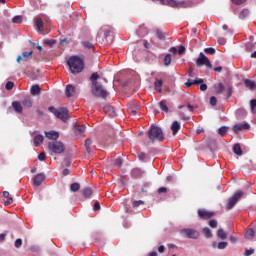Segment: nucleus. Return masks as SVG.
Masks as SVG:
<instances>
[{"instance_id": "14", "label": "nucleus", "mask_w": 256, "mask_h": 256, "mask_svg": "<svg viewBox=\"0 0 256 256\" xmlns=\"http://www.w3.org/2000/svg\"><path fill=\"white\" fill-rule=\"evenodd\" d=\"M103 111L110 117H117V112L115 111V108L109 104L103 107Z\"/></svg>"}, {"instance_id": "35", "label": "nucleus", "mask_w": 256, "mask_h": 256, "mask_svg": "<svg viewBox=\"0 0 256 256\" xmlns=\"http://www.w3.org/2000/svg\"><path fill=\"white\" fill-rule=\"evenodd\" d=\"M217 235L219 239H227V233H225V230H223L222 228L218 229Z\"/></svg>"}, {"instance_id": "56", "label": "nucleus", "mask_w": 256, "mask_h": 256, "mask_svg": "<svg viewBox=\"0 0 256 256\" xmlns=\"http://www.w3.org/2000/svg\"><path fill=\"white\" fill-rule=\"evenodd\" d=\"M204 51L209 55H215V48H205Z\"/></svg>"}, {"instance_id": "1", "label": "nucleus", "mask_w": 256, "mask_h": 256, "mask_svg": "<svg viewBox=\"0 0 256 256\" xmlns=\"http://www.w3.org/2000/svg\"><path fill=\"white\" fill-rule=\"evenodd\" d=\"M97 79H99V74L97 72L92 73L90 77V81L92 82L91 93L94 97L107 99V90L103 88V85Z\"/></svg>"}, {"instance_id": "2", "label": "nucleus", "mask_w": 256, "mask_h": 256, "mask_svg": "<svg viewBox=\"0 0 256 256\" xmlns=\"http://www.w3.org/2000/svg\"><path fill=\"white\" fill-rule=\"evenodd\" d=\"M67 65L73 73V75L77 73H81L83 71L85 64L83 63V59L79 58L78 56L70 57L68 59Z\"/></svg>"}, {"instance_id": "32", "label": "nucleus", "mask_w": 256, "mask_h": 256, "mask_svg": "<svg viewBox=\"0 0 256 256\" xmlns=\"http://www.w3.org/2000/svg\"><path fill=\"white\" fill-rule=\"evenodd\" d=\"M202 233L205 235L206 239H211V237H213V233L209 228H203Z\"/></svg>"}, {"instance_id": "45", "label": "nucleus", "mask_w": 256, "mask_h": 256, "mask_svg": "<svg viewBox=\"0 0 256 256\" xmlns=\"http://www.w3.org/2000/svg\"><path fill=\"white\" fill-rule=\"evenodd\" d=\"M227 245H229V243L219 242L218 245H217V249H220V250L227 249Z\"/></svg>"}, {"instance_id": "16", "label": "nucleus", "mask_w": 256, "mask_h": 256, "mask_svg": "<svg viewBox=\"0 0 256 256\" xmlns=\"http://www.w3.org/2000/svg\"><path fill=\"white\" fill-rule=\"evenodd\" d=\"M251 125L249 123L244 124H236L233 126L234 133H239V131H245V129H249Z\"/></svg>"}, {"instance_id": "5", "label": "nucleus", "mask_w": 256, "mask_h": 256, "mask_svg": "<svg viewBox=\"0 0 256 256\" xmlns=\"http://www.w3.org/2000/svg\"><path fill=\"white\" fill-rule=\"evenodd\" d=\"M48 149L52 151V153H56V155H61V153H65V144L61 141H51L48 143Z\"/></svg>"}, {"instance_id": "49", "label": "nucleus", "mask_w": 256, "mask_h": 256, "mask_svg": "<svg viewBox=\"0 0 256 256\" xmlns=\"http://www.w3.org/2000/svg\"><path fill=\"white\" fill-rule=\"evenodd\" d=\"M253 253H255V249L251 248V249H246L244 251V256H251L253 255Z\"/></svg>"}, {"instance_id": "24", "label": "nucleus", "mask_w": 256, "mask_h": 256, "mask_svg": "<svg viewBox=\"0 0 256 256\" xmlns=\"http://www.w3.org/2000/svg\"><path fill=\"white\" fill-rule=\"evenodd\" d=\"M245 238L249 241H253V239H255V230H253V228L248 229L245 233Z\"/></svg>"}, {"instance_id": "11", "label": "nucleus", "mask_w": 256, "mask_h": 256, "mask_svg": "<svg viewBox=\"0 0 256 256\" xmlns=\"http://www.w3.org/2000/svg\"><path fill=\"white\" fill-rule=\"evenodd\" d=\"M198 217H200V219H211V217H215V212H211L209 210H205V209H199L198 210Z\"/></svg>"}, {"instance_id": "13", "label": "nucleus", "mask_w": 256, "mask_h": 256, "mask_svg": "<svg viewBox=\"0 0 256 256\" xmlns=\"http://www.w3.org/2000/svg\"><path fill=\"white\" fill-rule=\"evenodd\" d=\"M45 138L50 141H57V139H59V132L55 130L45 131Z\"/></svg>"}, {"instance_id": "27", "label": "nucleus", "mask_w": 256, "mask_h": 256, "mask_svg": "<svg viewBox=\"0 0 256 256\" xmlns=\"http://www.w3.org/2000/svg\"><path fill=\"white\" fill-rule=\"evenodd\" d=\"M30 92H31V95H40L41 94V87H39V85H37V84L33 85L31 87Z\"/></svg>"}, {"instance_id": "19", "label": "nucleus", "mask_w": 256, "mask_h": 256, "mask_svg": "<svg viewBox=\"0 0 256 256\" xmlns=\"http://www.w3.org/2000/svg\"><path fill=\"white\" fill-rule=\"evenodd\" d=\"M180 129H181V124H179V121L175 120L171 125L172 134L177 135Z\"/></svg>"}, {"instance_id": "62", "label": "nucleus", "mask_w": 256, "mask_h": 256, "mask_svg": "<svg viewBox=\"0 0 256 256\" xmlns=\"http://www.w3.org/2000/svg\"><path fill=\"white\" fill-rule=\"evenodd\" d=\"M64 165H65V167H69V165H71V159L65 158L64 159Z\"/></svg>"}, {"instance_id": "38", "label": "nucleus", "mask_w": 256, "mask_h": 256, "mask_svg": "<svg viewBox=\"0 0 256 256\" xmlns=\"http://www.w3.org/2000/svg\"><path fill=\"white\" fill-rule=\"evenodd\" d=\"M159 107L161 111H164L165 113H169V107H167V104L163 101L159 102Z\"/></svg>"}, {"instance_id": "15", "label": "nucleus", "mask_w": 256, "mask_h": 256, "mask_svg": "<svg viewBox=\"0 0 256 256\" xmlns=\"http://www.w3.org/2000/svg\"><path fill=\"white\" fill-rule=\"evenodd\" d=\"M66 97H73L75 96V93H77V88L75 86L68 84L65 88Z\"/></svg>"}, {"instance_id": "52", "label": "nucleus", "mask_w": 256, "mask_h": 256, "mask_svg": "<svg viewBox=\"0 0 256 256\" xmlns=\"http://www.w3.org/2000/svg\"><path fill=\"white\" fill-rule=\"evenodd\" d=\"M13 87H15V84H14L13 82L8 81V82L6 83V89H7V91H11V89H13Z\"/></svg>"}, {"instance_id": "39", "label": "nucleus", "mask_w": 256, "mask_h": 256, "mask_svg": "<svg viewBox=\"0 0 256 256\" xmlns=\"http://www.w3.org/2000/svg\"><path fill=\"white\" fill-rule=\"evenodd\" d=\"M227 131H229V127L222 126L219 128L218 133H219V135L223 136V135H227Z\"/></svg>"}, {"instance_id": "28", "label": "nucleus", "mask_w": 256, "mask_h": 256, "mask_svg": "<svg viewBox=\"0 0 256 256\" xmlns=\"http://www.w3.org/2000/svg\"><path fill=\"white\" fill-rule=\"evenodd\" d=\"M22 105L26 107V109H31V107H33V101H31V98H25L22 101Z\"/></svg>"}, {"instance_id": "54", "label": "nucleus", "mask_w": 256, "mask_h": 256, "mask_svg": "<svg viewBox=\"0 0 256 256\" xmlns=\"http://www.w3.org/2000/svg\"><path fill=\"white\" fill-rule=\"evenodd\" d=\"M31 55H33V51L22 53V57L25 59V61H27V57H31Z\"/></svg>"}, {"instance_id": "3", "label": "nucleus", "mask_w": 256, "mask_h": 256, "mask_svg": "<svg viewBox=\"0 0 256 256\" xmlns=\"http://www.w3.org/2000/svg\"><path fill=\"white\" fill-rule=\"evenodd\" d=\"M148 139H150L151 143H155V141H163V139H165L163 129L159 126L152 125L148 131Z\"/></svg>"}, {"instance_id": "31", "label": "nucleus", "mask_w": 256, "mask_h": 256, "mask_svg": "<svg viewBox=\"0 0 256 256\" xmlns=\"http://www.w3.org/2000/svg\"><path fill=\"white\" fill-rule=\"evenodd\" d=\"M83 195H84L85 199H89V197H91V195H93V190L91 188H84Z\"/></svg>"}, {"instance_id": "42", "label": "nucleus", "mask_w": 256, "mask_h": 256, "mask_svg": "<svg viewBox=\"0 0 256 256\" xmlns=\"http://www.w3.org/2000/svg\"><path fill=\"white\" fill-rule=\"evenodd\" d=\"M250 107H251V112L253 114H255L256 113V99H253L250 101Z\"/></svg>"}, {"instance_id": "7", "label": "nucleus", "mask_w": 256, "mask_h": 256, "mask_svg": "<svg viewBox=\"0 0 256 256\" xmlns=\"http://www.w3.org/2000/svg\"><path fill=\"white\" fill-rule=\"evenodd\" d=\"M203 65H205V67H208V69H213V64H211L209 58H207V56H205V54L201 52L196 59V66L203 67Z\"/></svg>"}, {"instance_id": "64", "label": "nucleus", "mask_w": 256, "mask_h": 256, "mask_svg": "<svg viewBox=\"0 0 256 256\" xmlns=\"http://www.w3.org/2000/svg\"><path fill=\"white\" fill-rule=\"evenodd\" d=\"M101 209V204H99V202H96L94 204V211H99Z\"/></svg>"}, {"instance_id": "17", "label": "nucleus", "mask_w": 256, "mask_h": 256, "mask_svg": "<svg viewBox=\"0 0 256 256\" xmlns=\"http://www.w3.org/2000/svg\"><path fill=\"white\" fill-rule=\"evenodd\" d=\"M43 181H45V174H37L34 178V185H36V187H39L43 183Z\"/></svg>"}, {"instance_id": "12", "label": "nucleus", "mask_w": 256, "mask_h": 256, "mask_svg": "<svg viewBox=\"0 0 256 256\" xmlns=\"http://www.w3.org/2000/svg\"><path fill=\"white\" fill-rule=\"evenodd\" d=\"M141 106L137 104V102L132 101L128 104V111L131 113V115H137L138 111H140Z\"/></svg>"}, {"instance_id": "6", "label": "nucleus", "mask_w": 256, "mask_h": 256, "mask_svg": "<svg viewBox=\"0 0 256 256\" xmlns=\"http://www.w3.org/2000/svg\"><path fill=\"white\" fill-rule=\"evenodd\" d=\"M243 195H244L243 191L241 190L236 191L234 195L228 199L226 209L228 211H231V209H233V207L237 205V202L239 201V199H241V197H243Z\"/></svg>"}, {"instance_id": "60", "label": "nucleus", "mask_w": 256, "mask_h": 256, "mask_svg": "<svg viewBox=\"0 0 256 256\" xmlns=\"http://www.w3.org/2000/svg\"><path fill=\"white\" fill-rule=\"evenodd\" d=\"M11 203H13V197H9L7 199V201L4 202V205L7 206V205H11Z\"/></svg>"}, {"instance_id": "36", "label": "nucleus", "mask_w": 256, "mask_h": 256, "mask_svg": "<svg viewBox=\"0 0 256 256\" xmlns=\"http://www.w3.org/2000/svg\"><path fill=\"white\" fill-rule=\"evenodd\" d=\"M114 166L118 167V169H121L123 167V159L121 157H118L114 160Z\"/></svg>"}, {"instance_id": "20", "label": "nucleus", "mask_w": 256, "mask_h": 256, "mask_svg": "<svg viewBox=\"0 0 256 256\" xmlns=\"http://www.w3.org/2000/svg\"><path fill=\"white\" fill-rule=\"evenodd\" d=\"M43 135L41 134H37L36 136H34V147H39L41 145H43Z\"/></svg>"}, {"instance_id": "55", "label": "nucleus", "mask_w": 256, "mask_h": 256, "mask_svg": "<svg viewBox=\"0 0 256 256\" xmlns=\"http://www.w3.org/2000/svg\"><path fill=\"white\" fill-rule=\"evenodd\" d=\"M210 105H211L212 107H215V105H217V97L212 96V97L210 98Z\"/></svg>"}, {"instance_id": "29", "label": "nucleus", "mask_w": 256, "mask_h": 256, "mask_svg": "<svg viewBox=\"0 0 256 256\" xmlns=\"http://www.w3.org/2000/svg\"><path fill=\"white\" fill-rule=\"evenodd\" d=\"M143 170L139 169V168H134L132 170V175L133 177H143Z\"/></svg>"}, {"instance_id": "48", "label": "nucleus", "mask_w": 256, "mask_h": 256, "mask_svg": "<svg viewBox=\"0 0 256 256\" xmlns=\"http://www.w3.org/2000/svg\"><path fill=\"white\" fill-rule=\"evenodd\" d=\"M147 33H149V32L145 29V27H140V29H139L140 37H145V35H147Z\"/></svg>"}, {"instance_id": "30", "label": "nucleus", "mask_w": 256, "mask_h": 256, "mask_svg": "<svg viewBox=\"0 0 256 256\" xmlns=\"http://www.w3.org/2000/svg\"><path fill=\"white\" fill-rule=\"evenodd\" d=\"M233 152H234L236 155H239V156L243 155V150H241V145L235 144V145L233 146Z\"/></svg>"}, {"instance_id": "34", "label": "nucleus", "mask_w": 256, "mask_h": 256, "mask_svg": "<svg viewBox=\"0 0 256 256\" xmlns=\"http://www.w3.org/2000/svg\"><path fill=\"white\" fill-rule=\"evenodd\" d=\"M36 27L38 33H41V29H43V20L41 18L36 19Z\"/></svg>"}, {"instance_id": "51", "label": "nucleus", "mask_w": 256, "mask_h": 256, "mask_svg": "<svg viewBox=\"0 0 256 256\" xmlns=\"http://www.w3.org/2000/svg\"><path fill=\"white\" fill-rule=\"evenodd\" d=\"M82 45L85 49H93V44L91 42H82Z\"/></svg>"}, {"instance_id": "23", "label": "nucleus", "mask_w": 256, "mask_h": 256, "mask_svg": "<svg viewBox=\"0 0 256 256\" xmlns=\"http://www.w3.org/2000/svg\"><path fill=\"white\" fill-rule=\"evenodd\" d=\"M74 131L77 135H85V126L75 124L74 125Z\"/></svg>"}, {"instance_id": "50", "label": "nucleus", "mask_w": 256, "mask_h": 256, "mask_svg": "<svg viewBox=\"0 0 256 256\" xmlns=\"http://www.w3.org/2000/svg\"><path fill=\"white\" fill-rule=\"evenodd\" d=\"M217 220H210L209 221V226L212 228V229H217Z\"/></svg>"}, {"instance_id": "40", "label": "nucleus", "mask_w": 256, "mask_h": 256, "mask_svg": "<svg viewBox=\"0 0 256 256\" xmlns=\"http://www.w3.org/2000/svg\"><path fill=\"white\" fill-rule=\"evenodd\" d=\"M164 65L166 67H169V65H171V54H167L165 57H164Z\"/></svg>"}, {"instance_id": "46", "label": "nucleus", "mask_w": 256, "mask_h": 256, "mask_svg": "<svg viewBox=\"0 0 256 256\" xmlns=\"http://www.w3.org/2000/svg\"><path fill=\"white\" fill-rule=\"evenodd\" d=\"M140 205H145V202H143V200H135V201H133V203H132V206H133L134 208L140 207Z\"/></svg>"}, {"instance_id": "43", "label": "nucleus", "mask_w": 256, "mask_h": 256, "mask_svg": "<svg viewBox=\"0 0 256 256\" xmlns=\"http://www.w3.org/2000/svg\"><path fill=\"white\" fill-rule=\"evenodd\" d=\"M240 19H245V17H249V11L247 9H244L239 14Z\"/></svg>"}, {"instance_id": "4", "label": "nucleus", "mask_w": 256, "mask_h": 256, "mask_svg": "<svg viewBox=\"0 0 256 256\" xmlns=\"http://www.w3.org/2000/svg\"><path fill=\"white\" fill-rule=\"evenodd\" d=\"M48 110L50 111V113H53V115H55L57 119H61V121L67 123V120L69 119V110H67L66 108L57 109L53 106H50Z\"/></svg>"}, {"instance_id": "21", "label": "nucleus", "mask_w": 256, "mask_h": 256, "mask_svg": "<svg viewBox=\"0 0 256 256\" xmlns=\"http://www.w3.org/2000/svg\"><path fill=\"white\" fill-rule=\"evenodd\" d=\"M213 88L216 91L217 95H222V93L225 91V86L221 82L218 84H214Z\"/></svg>"}, {"instance_id": "59", "label": "nucleus", "mask_w": 256, "mask_h": 256, "mask_svg": "<svg viewBox=\"0 0 256 256\" xmlns=\"http://www.w3.org/2000/svg\"><path fill=\"white\" fill-rule=\"evenodd\" d=\"M226 94H227V97H231V95L233 94V88L231 86H229L226 89Z\"/></svg>"}, {"instance_id": "44", "label": "nucleus", "mask_w": 256, "mask_h": 256, "mask_svg": "<svg viewBox=\"0 0 256 256\" xmlns=\"http://www.w3.org/2000/svg\"><path fill=\"white\" fill-rule=\"evenodd\" d=\"M12 23H16V24L23 23V16L21 15L15 16L12 20Z\"/></svg>"}, {"instance_id": "61", "label": "nucleus", "mask_w": 256, "mask_h": 256, "mask_svg": "<svg viewBox=\"0 0 256 256\" xmlns=\"http://www.w3.org/2000/svg\"><path fill=\"white\" fill-rule=\"evenodd\" d=\"M178 53L179 55H183L185 53V46H179Z\"/></svg>"}, {"instance_id": "18", "label": "nucleus", "mask_w": 256, "mask_h": 256, "mask_svg": "<svg viewBox=\"0 0 256 256\" xmlns=\"http://www.w3.org/2000/svg\"><path fill=\"white\" fill-rule=\"evenodd\" d=\"M84 146H85L86 152L89 155H91V153H93V149L91 148L93 147V140L91 138H88L87 140H85Z\"/></svg>"}, {"instance_id": "9", "label": "nucleus", "mask_w": 256, "mask_h": 256, "mask_svg": "<svg viewBox=\"0 0 256 256\" xmlns=\"http://www.w3.org/2000/svg\"><path fill=\"white\" fill-rule=\"evenodd\" d=\"M180 233L181 235H184V237H187V239H199V237H201L199 231L193 228H184L180 230Z\"/></svg>"}, {"instance_id": "47", "label": "nucleus", "mask_w": 256, "mask_h": 256, "mask_svg": "<svg viewBox=\"0 0 256 256\" xmlns=\"http://www.w3.org/2000/svg\"><path fill=\"white\" fill-rule=\"evenodd\" d=\"M201 83H205L203 78H196L195 80H192V85H201Z\"/></svg>"}, {"instance_id": "22", "label": "nucleus", "mask_w": 256, "mask_h": 256, "mask_svg": "<svg viewBox=\"0 0 256 256\" xmlns=\"http://www.w3.org/2000/svg\"><path fill=\"white\" fill-rule=\"evenodd\" d=\"M243 82H244V84L246 85V87H247L248 89H250V91H253V90L256 89V83H255V81L249 80V79H244Z\"/></svg>"}, {"instance_id": "8", "label": "nucleus", "mask_w": 256, "mask_h": 256, "mask_svg": "<svg viewBox=\"0 0 256 256\" xmlns=\"http://www.w3.org/2000/svg\"><path fill=\"white\" fill-rule=\"evenodd\" d=\"M167 5L169 7H181L182 9H187L189 7H193V2L191 0H184V1H175V0H167Z\"/></svg>"}, {"instance_id": "41", "label": "nucleus", "mask_w": 256, "mask_h": 256, "mask_svg": "<svg viewBox=\"0 0 256 256\" xmlns=\"http://www.w3.org/2000/svg\"><path fill=\"white\" fill-rule=\"evenodd\" d=\"M43 43H44V45H48L49 47H53V45H55L57 43V41L53 40V39H51V40L45 39L43 41Z\"/></svg>"}, {"instance_id": "25", "label": "nucleus", "mask_w": 256, "mask_h": 256, "mask_svg": "<svg viewBox=\"0 0 256 256\" xmlns=\"http://www.w3.org/2000/svg\"><path fill=\"white\" fill-rule=\"evenodd\" d=\"M12 107L16 113H23V106H21L20 102L14 101Z\"/></svg>"}, {"instance_id": "10", "label": "nucleus", "mask_w": 256, "mask_h": 256, "mask_svg": "<svg viewBox=\"0 0 256 256\" xmlns=\"http://www.w3.org/2000/svg\"><path fill=\"white\" fill-rule=\"evenodd\" d=\"M103 31H104V39L106 43H108V45H111L114 39L113 30L109 26H105L103 27Z\"/></svg>"}, {"instance_id": "37", "label": "nucleus", "mask_w": 256, "mask_h": 256, "mask_svg": "<svg viewBox=\"0 0 256 256\" xmlns=\"http://www.w3.org/2000/svg\"><path fill=\"white\" fill-rule=\"evenodd\" d=\"M156 35L160 41H165V33L162 30L157 29Z\"/></svg>"}, {"instance_id": "33", "label": "nucleus", "mask_w": 256, "mask_h": 256, "mask_svg": "<svg viewBox=\"0 0 256 256\" xmlns=\"http://www.w3.org/2000/svg\"><path fill=\"white\" fill-rule=\"evenodd\" d=\"M79 189H81V184L79 183H73L70 185V191H72L73 193H77Z\"/></svg>"}, {"instance_id": "58", "label": "nucleus", "mask_w": 256, "mask_h": 256, "mask_svg": "<svg viewBox=\"0 0 256 256\" xmlns=\"http://www.w3.org/2000/svg\"><path fill=\"white\" fill-rule=\"evenodd\" d=\"M193 85V79L189 78L187 82L184 84L186 89H189Z\"/></svg>"}, {"instance_id": "57", "label": "nucleus", "mask_w": 256, "mask_h": 256, "mask_svg": "<svg viewBox=\"0 0 256 256\" xmlns=\"http://www.w3.org/2000/svg\"><path fill=\"white\" fill-rule=\"evenodd\" d=\"M38 159H39V161H45V159H47V155L45 154V152H41L38 155Z\"/></svg>"}, {"instance_id": "63", "label": "nucleus", "mask_w": 256, "mask_h": 256, "mask_svg": "<svg viewBox=\"0 0 256 256\" xmlns=\"http://www.w3.org/2000/svg\"><path fill=\"white\" fill-rule=\"evenodd\" d=\"M200 91H207V84L201 83L200 84Z\"/></svg>"}, {"instance_id": "26", "label": "nucleus", "mask_w": 256, "mask_h": 256, "mask_svg": "<svg viewBox=\"0 0 256 256\" xmlns=\"http://www.w3.org/2000/svg\"><path fill=\"white\" fill-rule=\"evenodd\" d=\"M154 87L158 93H161V91H163V80L156 79L154 82Z\"/></svg>"}, {"instance_id": "53", "label": "nucleus", "mask_w": 256, "mask_h": 256, "mask_svg": "<svg viewBox=\"0 0 256 256\" xmlns=\"http://www.w3.org/2000/svg\"><path fill=\"white\" fill-rule=\"evenodd\" d=\"M23 245V240L21 238H18L16 241H15V247L16 249H19V247H21Z\"/></svg>"}]
</instances>
